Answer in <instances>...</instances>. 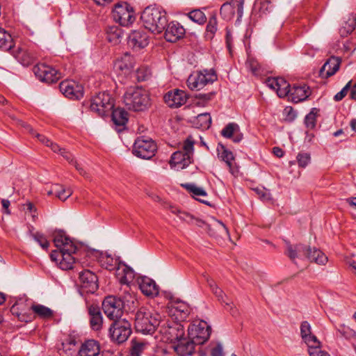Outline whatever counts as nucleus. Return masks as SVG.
I'll return each mask as SVG.
<instances>
[{
  "label": "nucleus",
  "instance_id": "nucleus-1",
  "mask_svg": "<svg viewBox=\"0 0 356 356\" xmlns=\"http://www.w3.org/2000/svg\"><path fill=\"white\" fill-rule=\"evenodd\" d=\"M54 243L59 250H54L50 254L52 261L58 262L63 270L72 268L76 257L78 248L63 231L54 234Z\"/></svg>",
  "mask_w": 356,
  "mask_h": 356
},
{
  "label": "nucleus",
  "instance_id": "nucleus-2",
  "mask_svg": "<svg viewBox=\"0 0 356 356\" xmlns=\"http://www.w3.org/2000/svg\"><path fill=\"white\" fill-rule=\"evenodd\" d=\"M137 304L136 297L128 293L122 298L112 296L105 298L102 302V309L107 318L114 321L122 318L126 305L129 306V309H134Z\"/></svg>",
  "mask_w": 356,
  "mask_h": 356
},
{
  "label": "nucleus",
  "instance_id": "nucleus-3",
  "mask_svg": "<svg viewBox=\"0 0 356 356\" xmlns=\"http://www.w3.org/2000/svg\"><path fill=\"white\" fill-rule=\"evenodd\" d=\"M140 19L144 27L154 34L162 33L168 22L165 11L152 6H147L144 9Z\"/></svg>",
  "mask_w": 356,
  "mask_h": 356
},
{
  "label": "nucleus",
  "instance_id": "nucleus-4",
  "mask_svg": "<svg viewBox=\"0 0 356 356\" xmlns=\"http://www.w3.org/2000/svg\"><path fill=\"white\" fill-rule=\"evenodd\" d=\"M123 100L127 108L136 112L145 111L152 104L148 91L139 86L128 88L124 94Z\"/></svg>",
  "mask_w": 356,
  "mask_h": 356
},
{
  "label": "nucleus",
  "instance_id": "nucleus-5",
  "mask_svg": "<svg viewBox=\"0 0 356 356\" xmlns=\"http://www.w3.org/2000/svg\"><path fill=\"white\" fill-rule=\"evenodd\" d=\"M160 314L150 311L146 307H140L135 315V328L143 334H152L162 323Z\"/></svg>",
  "mask_w": 356,
  "mask_h": 356
},
{
  "label": "nucleus",
  "instance_id": "nucleus-6",
  "mask_svg": "<svg viewBox=\"0 0 356 356\" xmlns=\"http://www.w3.org/2000/svg\"><path fill=\"white\" fill-rule=\"evenodd\" d=\"M194 143L191 136H188L184 140L181 149L174 152L171 156L170 161L171 168H176L177 170L184 169L192 163Z\"/></svg>",
  "mask_w": 356,
  "mask_h": 356
},
{
  "label": "nucleus",
  "instance_id": "nucleus-7",
  "mask_svg": "<svg viewBox=\"0 0 356 356\" xmlns=\"http://www.w3.org/2000/svg\"><path fill=\"white\" fill-rule=\"evenodd\" d=\"M218 79L213 69L193 72L187 79V86L192 90H200L207 85L212 84Z\"/></svg>",
  "mask_w": 356,
  "mask_h": 356
},
{
  "label": "nucleus",
  "instance_id": "nucleus-8",
  "mask_svg": "<svg viewBox=\"0 0 356 356\" xmlns=\"http://www.w3.org/2000/svg\"><path fill=\"white\" fill-rule=\"evenodd\" d=\"M111 340L118 344L125 342L132 333L131 323L125 318L113 321L108 330Z\"/></svg>",
  "mask_w": 356,
  "mask_h": 356
},
{
  "label": "nucleus",
  "instance_id": "nucleus-9",
  "mask_svg": "<svg viewBox=\"0 0 356 356\" xmlns=\"http://www.w3.org/2000/svg\"><path fill=\"white\" fill-rule=\"evenodd\" d=\"M113 108L114 100L107 92H99L91 100L90 110L101 117L108 115Z\"/></svg>",
  "mask_w": 356,
  "mask_h": 356
},
{
  "label": "nucleus",
  "instance_id": "nucleus-10",
  "mask_svg": "<svg viewBox=\"0 0 356 356\" xmlns=\"http://www.w3.org/2000/svg\"><path fill=\"white\" fill-rule=\"evenodd\" d=\"M156 148V143L151 138L140 136L135 140L133 154L143 159H150L154 156Z\"/></svg>",
  "mask_w": 356,
  "mask_h": 356
},
{
  "label": "nucleus",
  "instance_id": "nucleus-11",
  "mask_svg": "<svg viewBox=\"0 0 356 356\" xmlns=\"http://www.w3.org/2000/svg\"><path fill=\"white\" fill-rule=\"evenodd\" d=\"M189 339L195 345L204 343L209 338L211 327L202 321L191 324L188 328Z\"/></svg>",
  "mask_w": 356,
  "mask_h": 356
},
{
  "label": "nucleus",
  "instance_id": "nucleus-12",
  "mask_svg": "<svg viewBox=\"0 0 356 356\" xmlns=\"http://www.w3.org/2000/svg\"><path fill=\"white\" fill-rule=\"evenodd\" d=\"M112 15L113 20L123 26H128L135 20L134 11L126 2L115 4Z\"/></svg>",
  "mask_w": 356,
  "mask_h": 356
},
{
  "label": "nucleus",
  "instance_id": "nucleus-13",
  "mask_svg": "<svg viewBox=\"0 0 356 356\" xmlns=\"http://www.w3.org/2000/svg\"><path fill=\"white\" fill-rule=\"evenodd\" d=\"M159 332L162 334L167 341L171 343H176L181 339L184 336V330L183 325L176 322L162 320V323L159 327Z\"/></svg>",
  "mask_w": 356,
  "mask_h": 356
},
{
  "label": "nucleus",
  "instance_id": "nucleus-14",
  "mask_svg": "<svg viewBox=\"0 0 356 356\" xmlns=\"http://www.w3.org/2000/svg\"><path fill=\"white\" fill-rule=\"evenodd\" d=\"M33 72L40 81L47 83L56 82L61 77V73L59 71L43 63L35 65Z\"/></svg>",
  "mask_w": 356,
  "mask_h": 356
},
{
  "label": "nucleus",
  "instance_id": "nucleus-15",
  "mask_svg": "<svg viewBox=\"0 0 356 356\" xmlns=\"http://www.w3.org/2000/svg\"><path fill=\"white\" fill-rule=\"evenodd\" d=\"M196 225L200 227H204L208 234L216 238H229V233L227 227L221 221L212 218L210 223L196 219Z\"/></svg>",
  "mask_w": 356,
  "mask_h": 356
},
{
  "label": "nucleus",
  "instance_id": "nucleus-16",
  "mask_svg": "<svg viewBox=\"0 0 356 356\" xmlns=\"http://www.w3.org/2000/svg\"><path fill=\"white\" fill-rule=\"evenodd\" d=\"M79 284L81 293H94L98 289L97 277L92 271L84 270L79 273Z\"/></svg>",
  "mask_w": 356,
  "mask_h": 356
},
{
  "label": "nucleus",
  "instance_id": "nucleus-17",
  "mask_svg": "<svg viewBox=\"0 0 356 356\" xmlns=\"http://www.w3.org/2000/svg\"><path fill=\"white\" fill-rule=\"evenodd\" d=\"M60 92L67 97L79 99L83 96V87L72 80H65L59 85Z\"/></svg>",
  "mask_w": 356,
  "mask_h": 356
},
{
  "label": "nucleus",
  "instance_id": "nucleus-18",
  "mask_svg": "<svg viewBox=\"0 0 356 356\" xmlns=\"http://www.w3.org/2000/svg\"><path fill=\"white\" fill-rule=\"evenodd\" d=\"M13 56L23 65L28 66L32 64L38 56V54L32 49L25 45L18 47L12 51Z\"/></svg>",
  "mask_w": 356,
  "mask_h": 356
},
{
  "label": "nucleus",
  "instance_id": "nucleus-19",
  "mask_svg": "<svg viewBox=\"0 0 356 356\" xmlns=\"http://www.w3.org/2000/svg\"><path fill=\"white\" fill-rule=\"evenodd\" d=\"M31 310V306H29L23 300L17 301L10 308L12 314L16 316L22 322H29L33 319Z\"/></svg>",
  "mask_w": 356,
  "mask_h": 356
},
{
  "label": "nucleus",
  "instance_id": "nucleus-20",
  "mask_svg": "<svg viewBox=\"0 0 356 356\" xmlns=\"http://www.w3.org/2000/svg\"><path fill=\"white\" fill-rule=\"evenodd\" d=\"M164 38L168 42H175L185 34V29L179 22L172 21L168 22L166 28L164 29Z\"/></svg>",
  "mask_w": 356,
  "mask_h": 356
},
{
  "label": "nucleus",
  "instance_id": "nucleus-21",
  "mask_svg": "<svg viewBox=\"0 0 356 356\" xmlns=\"http://www.w3.org/2000/svg\"><path fill=\"white\" fill-rule=\"evenodd\" d=\"M266 84L270 89L276 90L277 95L282 98L288 96L290 92V85L281 77L268 78L266 80Z\"/></svg>",
  "mask_w": 356,
  "mask_h": 356
},
{
  "label": "nucleus",
  "instance_id": "nucleus-22",
  "mask_svg": "<svg viewBox=\"0 0 356 356\" xmlns=\"http://www.w3.org/2000/svg\"><path fill=\"white\" fill-rule=\"evenodd\" d=\"M149 43L147 33L143 30L132 31L129 35L128 44L134 49L138 50L145 47Z\"/></svg>",
  "mask_w": 356,
  "mask_h": 356
},
{
  "label": "nucleus",
  "instance_id": "nucleus-23",
  "mask_svg": "<svg viewBox=\"0 0 356 356\" xmlns=\"http://www.w3.org/2000/svg\"><path fill=\"white\" fill-rule=\"evenodd\" d=\"M164 100L169 107L177 108L186 102L187 97L184 91L175 90L165 94Z\"/></svg>",
  "mask_w": 356,
  "mask_h": 356
},
{
  "label": "nucleus",
  "instance_id": "nucleus-24",
  "mask_svg": "<svg viewBox=\"0 0 356 356\" xmlns=\"http://www.w3.org/2000/svg\"><path fill=\"white\" fill-rule=\"evenodd\" d=\"M100 353V344L95 339H88L79 348V356H98Z\"/></svg>",
  "mask_w": 356,
  "mask_h": 356
},
{
  "label": "nucleus",
  "instance_id": "nucleus-25",
  "mask_svg": "<svg viewBox=\"0 0 356 356\" xmlns=\"http://www.w3.org/2000/svg\"><path fill=\"white\" fill-rule=\"evenodd\" d=\"M134 58L127 52L115 61L114 67L115 70L120 71L124 74H128L134 68Z\"/></svg>",
  "mask_w": 356,
  "mask_h": 356
},
{
  "label": "nucleus",
  "instance_id": "nucleus-26",
  "mask_svg": "<svg viewBox=\"0 0 356 356\" xmlns=\"http://www.w3.org/2000/svg\"><path fill=\"white\" fill-rule=\"evenodd\" d=\"M88 314L90 316V325L92 330L99 331L103 326V316L100 309L97 305L88 307Z\"/></svg>",
  "mask_w": 356,
  "mask_h": 356
},
{
  "label": "nucleus",
  "instance_id": "nucleus-27",
  "mask_svg": "<svg viewBox=\"0 0 356 356\" xmlns=\"http://www.w3.org/2000/svg\"><path fill=\"white\" fill-rule=\"evenodd\" d=\"M286 243V254L291 261L295 262L296 259H302L306 257L308 247L302 245H292L289 241Z\"/></svg>",
  "mask_w": 356,
  "mask_h": 356
},
{
  "label": "nucleus",
  "instance_id": "nucleus-28",
  "mask_svg": "<svg viewBox=\"0 0 356 356\" xmlns=\"http://www.w3.org/2000/svg\"><path fill=\"white\" fill-rule=\"evenodd\" d=\"M300 330L301 338L308 348L312 345H318L319 343L317 337L312 334V326L308 321H302L300 323Z\"/></svg>",
  "mask_w": 356,
  "mask_h": 356
},
{
  "label": "nucleus",
  "instance_id": "nucleus-29",
  "mask_svg": "<svg viewBox=\"0 0 356 356\" xmlns=\"http://www.w3.org/2000/svg\"><path fill=\"white\" fill-rule=\"evenodd\" d=\"M341 60L338 57L330 58L320 70V75L327 78L334 75L339 69Z\"/></svg>",
  "mask_w": 356,
  "mask_h": 356
},
{
  "label": "nucleus",
  "instance_id": "nucleus-30",
  "mask_svg": "<svg viewBox=\"0 0 356 356\" xmlns=\"http://www.w3.org/2000/svg\"><path fill=\"white\" fill-rule=\"evenodd\" d=\"M221 134L225 138H232L234 143L241 142L243 138V135L240 131L239 126L234 122H230L227 124L221 131Z\"/></svg>",
  "mask_w": 356,
  "mask_h": 356
},
{
  "label": "nucleus",
  "instance_id": "nucleus-31",
  "mask_svg": "<svg viewBox=\"0 0 356 356\" xmlns=\"http://www.w3.org/2000/svg\"><path fill=\"white\" fill-rule=\"evenodd\" d=\"M172 312L176 319L184 321L191 312V307L185 302L177 300L172 303Z\"/></svg>",
  "mask_w": 356,
  "mask_h": 356
},
{
  "label": "nucleus",
  "instance_id": "nucleus-32",
  "mask_svg": "<svg viewBox=\"0 0 356 356\" xmlns=\"http://www.w3.org/2000/svg\"><path fill=\"white\" fill-rule=\"evenodd\" d=\"M309 96V92L305 85H294L290 89L289 98L294 103H298L305 100Z\"/></svg>",
  "mask_w": 356,
  "mask_h": 356
},
{
  "label": "nucleus",
  "instance_id": "nucleus-33",
  "mask_svg": "<svg viewBox=\"0 0 356 356\" xmlns=\"http://www.w3.org/2000/svg\"><path fill=\"white\" fill-rule=\"evenodd\" d=\"M116 275L120 283L128 284L134 279V270L126 264H120L116 268Z\"/></svg>",
  "mask_w": 356,
  "mask_h": 356
},
{
  "label": "nucleus",
  "instance_id": "nucleus-34",
  "mask_svg": "<svg viewBox=\"0 0 356 356\" xmlns=\"http://www.w3.org/2000/svg\"><path fill=\"white\" fill-rule=\"evenodd\" d=\"M112 120L115 126L119 127L118 131L124 129L127 121H128V113L126 111L121 108H117L111 111Z\"/></svg>",
  "mask_w": 356,
  "mask_h": 356
},
{
  "label": "nucleus",
  "instance_id": "nucleus-35",
  "mask_svg": "<svg viewBox=\"0 0 356 356\" xmlns=\"http://www.w3.org/2000/svg\"><path fill=\"white\" fill-rule=\"evenodd\" d=\"M140 289L143 293L147 296H156L159 292V286L156 282L147 277L142 278L140 283Z\"/></svg>",
  "mask_w": 356,
  "mask_h": 356
},
{
  "label": "nucleus",
  "instance_id": "nucleus-36",
  "mask_svg": "<svg viewBox=\"0 0 356 356\" xmlns=\"http://www.w3.org/2000/svg\"><path fill=\"white\" fill-rule=\"evenodd\" d=\"M305 258L318 265H325L328 261L327 257L321 250L310 247L307 248Z\"/></svg>",
  "mask_w": 356,
  "mask_h": 356
},
{
  "label": "nucleus",
  "instance_id": "nucleus-37",
  "mask_svg": "<svg viewBox=\"0 0 356 356\" xmlns=\"http://www.w3.org/2000/svg\"><path fill=\"white\" fill-rule=\"evenodd\" d=\"M177 344L174 346L176 353L181 356H187L192 354L195 349V343H193L190 339L186 341L182 338L179 341H177Z\"/></svg>",
  "mask_w": 356,
  "mask_h": 356
},
{
  "label": "nucleus",
  "instance_id": "nucleus-38",
  "mask_svg": "<svg viewBox=\"0 0 356 356\" xmlns=\"http://www.w3.org/2000/svg\"><path fill=\"white\" fill-rule=\"evenodd\" d=\"M243 5L244 0H232L230 3H224L220 8V13L224 12H229L231 14L234 13V10L236 9L238 17L241 18L243 14Z\"/></svg>",
  "mask_w": 356,
  "mask_h": 356
},
{
  "label": "nucleus",
  "instance_id": "nucleus-39",
  "mask_svg": "<svg viewBox=\"0 0 356 356\" xmlns=\"http://www.w3.org/2000/svg\"><path fill=\"white\" fill-rule=\"evenodd\" d=\"M77 342L74 339H69L65 342L62 343V348H59L60 356H75L78 354L76 347Z\"/></svg>",
  "mask_w": 356,
  "mask_h": 356
},
{
  "label": "nucleus",
  "instance_id": "nucleus-40",
  "mask_svg": "<svg viewBox=\"0 0 356 356\" xmlns=\"http://www.w3.org/2000/svg\"><path fill=\"white\" fill-rule=\"evenodd\" d=\"M122 34V29L117 26H108L106 29V38L109 42L113 44L120 42Z\"/></svg>",
  "mask_w": 356,
  "mask_h": 356
},
{
  "label": "nucleus",
  "instance_id": "nucleus-41",
  "mask_svg": "<svg viewBox=\"0 0 356 356\" xmlns=\"http://www.w3.org/2000/svg\"><path fill=\"white\" fill-rule=\"evenodd\" d=\"M31 311L38 317L44 319H48L53 316L54 312L49 307L39 304H33L31 306Z\"/></svg>",
  "mask_w": 356,
  "mask_h": 356
},
{
  "label": "nucleus",
  "instance_id": "nucleus-42",
  "mask_svg": "<svg viewBox=\"0 0 356 356\" xmlns=\"http://www.w3.org/2000/svg\"><path fill=\"white\" fill-rule=\"evenodd\" d=\"M13 47L11 35L4 29L0 28V49L3 51H10Z\"/></svg>",
  "mask_w": 356,
  "mask_h": 356
},
{
  "label": "nucleus",
  "instance_id": "nucleus-43",
  "mask_svg": "<svg viewBox=\"0 0 356 356\" xmlns=\"http://www.w3.org/2000/svg\"><path fill=\"white\" fill-rule=\"evenodd\" d=\"M148 343L144 340L134 339L131 341V353L132 356H140L147 348Z\"/></svg>",
  "mask_w": 356,
  "mask_h": 356
},
{
  "label": "nucleus",
  "instance_id": "nucleus-44",
  "mask_svg": "<svg viewBox=\"0 0 356 356\" xmlns=\"http://www.w3.org/2000/svg\"><path fill=\"white\" fill-rule=\"evenodd\" d=\"M195 124L202 129H208L211 124V117L209 113H204L196 117Z\"/></svg>",
  "mask_w": 356,
  "mask_h": 356
},
{
  "label": "nucleus",
  "instance_id": "nucleus-45",
  "mask_svg": "<svg viewBox=\"0 0 356 356\" xmlns=\"http://www.w3.org/2000/svg\"><path fill=\"white\" fill-rule=\"evenodd\" d=\"M186 16L193 22L198 24H204L207 21L205 14L200 9H195L186 14Z\"/></svg>",
  "mask_w": 356,
  "mask_h": 356
},
{
  "label": "nucleus",
  "instance_id": "nucleus-46",
  "mask_svg": "<svg viewBox=\"0 0 356 356\" xmlns=\"http://www.w3.org/2000/svg\"><path fill=\"white\" fill-rule=\"evenodd\" d=\"M217 150L218 156L231 168L232 165V161L234 160L232 152L226 149L222 145L218 147Z\"/></svg>",
  "mask_w": 356,
  "mask_h": 356
},
{
  "label": "nucleus",
  "instance_id": "nucleus-47",
  "mask_svg": "<svg viewBox=\"0 0 356 356\" xmlns=\"http://www.w3.org/2000/svg\"><path fill=\"white\" fill-rule=\"evenodd\" d=\"M207 283L213 292L215 296L218 299L219 301L222 302H225L227 305H229V302H226L224 300V298L226 297L225 294L222 291V290L219 288L216 282L212 279H207Z\"/></svg>",
  "mask_w": 356,
  "mask_h": 356
},
{
  "label": "nucleus",
  "instance_id": "nucleus-48",
  "mask_svg": "<svg viewBox=\"0 0 356 356\" xmlns=\"http://www.w3.org/2000/svg\"><path fill=\"white\" fill-rule=\"evenodd\" d=\"M101 265L108 270H113L116 268L117 260H114L110 255H102L100 257Z\"/></svg>",
  "mask_w": 356,
  "mask_h": 356
},
{
  "label": "nucleus",
  "instance_id": "nucleus-49",
  "mask_svg": "<svg viewBox=\"0 0 356 356\" xmlns=\"http://www.w3.org/2000/svg\"><path fill=\"white\" fill-rule=\"evenodd\" d=\"M217 31V18L216 15H211L207 25L206 32L208 38H212Z\"/></svg>",
  "mask_w": 356,
  "mask_h": 356
},
{
  "label": "nucleus",
  "instance_id": "nucleus-50",
  "mask_svg": "<svg viewBox=\"0 0 356 356\" xmlns=\"http://www.w3.org/2000/svg\"><path fill=\"white\" fill-rule=\"evenodd\" d=\"M299 168H305L311 163V154L308 152H299L296 156Z\"/></svg>",
  "mask_w": 356,
  "mask_h": 356
},
{
  "label": "nucleus",
  "instance_id": "nucleus-51",
  "mask_svg": "<svg viewBox=\"0 0 356 356\" xmlns=\"http://www.w3.org/2000/svg\"><path fill=\"white\" fill-rule=\"evenodd\" d=\"M181 186L191 193L193 196H207L206 191L202 188L198 187L194 184H185Z\"/></svg>",
  "mask_w": 356,
  "mask_h": 356
},
{
  "label": "nucleus",
  "instance_id": "nucleus-52",
  "mask_svg": "<svg viewBox=\"0 0 356 356\" xmlns=\"http://www.w3.org/2000/svg\"><path fill=\"white\" fill-rule=\"evenodd\" d=\"M51 149L54 152H58L70 163L72 164L74 163L75 161H74L72 154L70 152H67L65 149L60 147L56 143H51Z\"/></svg>",
  "mask_w": 356,
  "mask_h": 356
},
{
  "label": "nucleus",
  "instance_id": "nucleus-53",
  "mask_svg": "<svg viewBox=\"0 0 356 356\" xmlns=\"http://www.w3.org/2000/svg\"><path fill=\"white\" fill-rule=\"evenodd\" d=\"M316 114L317 109L314 108H312L310 113L306 115L305 118V124L308 129H312L315 127L316 122Z\"/></svg>",
  "mask_w": 356,
  "mask_h": 356
},
{
  "label": "nucleus",
  "instance_id": "nucleus-54",
  "mask_svg": "<svg viewBox=\"0 0 356 356\" xmlns=\"http://www.w3.org/2000/svg\"><path fill=\"white\" fill-rule=\"evenodd\" d=\"M245 66L253 74H259L260 65L254 58L248 57L245 62Z\"/></svg>",
  "mask_w": 356,
  "mask_h": 356
},
{
  "label": "nucleus",
  "instance_id": "nucleus-55",
  "mask_svg": "<svg viewBox=\"0 0 356 356\" xmlns=\"http://www.w3.org/2000/svg\"><path fill=\"white\" fill-rule=\"evenodd\" d=\"M321 342L318 345H312L308 348V353L309 356H330L326 351L321 349Z\"/></svg>",
  "mask_w": 356,
  "mask_h": 356
},
{
  "label": "nucleus",
  "instance_id": "nucleus-56",
  "mask_svg": "<svg viewBox=\"0 0 356 356\" xmlns=\"http://www.w3.org/2000/svg\"><path fill=\"white\" fill-rule=\"evenodd\" d=\"M136 74V79L138 81H146L151 75L150 70L145 66L138 68Z\"/></svg>",
  "mask_w": 356,
  "mask_h": 356
},
{
  "label": "nucleus",
  "instance_id": "nucleus-57",
  "mask_svg": "<svg viewBox=\"0 0 356 356\" xmlns=\"http://www.w3.org/2000/svg\"><path fill=\"white\" fill-rule=\"evenodd\" d=\"M38 244L40 245V247L47 250L49 246V242L47 240L45 236L43 234L37 232L33 236V238Z\"/></svg>",
  "mask_w": 356,
  "mask_h": 356
},
{
  "label": "nucleus",
  "instance_id": "nucleus-58",
  "mask_svg": "<svg viewBox=\"0 0 356 356\" xmlns=\"http://www.w3.org/2000/svg\"><path fill=\"white\" fill-rule=\"evenodd\" d=\"M72 194V191L69 188H65L60 184V188L58 189V193H56V197L62 201L66 200Z\"/></svg>",
  "mask_w": 356,
  "mask_h": 356
},
{
  "label": "nucleus",
  "instance_id": "nucleus-59",
  "mask_svg": "<svg viewBox=\"0 0 356 356\" xmlns=\"http://www.w3.org/2000/svg\"><path fill=\"white\" fill-rule=\"evenodd\" d=\"M351 83H352V81H348V83L341 89V90L340 92H337L334 95V99L336 102H339L341 99H343V97H346L348 92L350 90V89L351 88Z\"/></svg>",
  "mask_w": 356,
  "mask_h": 356
},
{
  "label": "nucleus",
  "instance_id": "nucleus-60",
  "mask_svg": "<svg viewBox=\"0 0 356 356\" xmlns=\"http://www.w3.org/2000/svg\"><path fill=\"white\" fill-rule=\"evenodd\" d=\"M284 114L286 115V119L289 121H293L296 117L295 111L291 106H287L284 108Z\"/></svg>",
  "mask_w": 356,
  "mask_h": 356
},
{
  "label": "nucleus",
  "instance_id": "nucleus-61",
  "mask_svg": "<svg viewBox=\"0 0 356 356\" xmlns=\"http://www.w3.org/2000/svg\"><path fill=\"white\" fill-rule=\"evenodd\" d=\"M178 217L180 220L186 221L187 222H191V221L193 219L191 215L181 211H178Z\"/></svg>",
  "mask_w": 356,
  "mask_h": 356
},
{
  "label": "nucleus",
  "instance_id": "nucleus-62",
  "mask_svg": "<svg viewBox=\"0 0 356 356\" xmlns=\"http://www.w3.org/2000/svg\"><path fill=\"white\" fill-rule=\"evenodd\" d=\"M211 356H223L222 348L220 344H218L211 350Z\"/></svg>",
  "mask_w": 356,
  "mask_h": 356
},
{
  "label": "nucleus",
  "instance_id": "nucleus-63",
  "mask_svg": "<svg viewBox=\"0 0 356 356\" xmlns=\"http://www.w3.org/2000/svg\"><path fill=\"white\" fill-rule=\"evenodd\" d=\"M36 137L38 138V140L42 142V143L45 144L47 147H51V143H54L50 140H49L47 138H46L44 136L37 134Z\"/></svg>",
  "mask_w": 356,
  "mask_h": 356
},
{
  "label": "nucleus",
  "instance_id": "nucleus-64",
  "mask_svg": "<svg viewBox=\"0 0 356 356\" xmlns=\"http://www.w3.org/2000/svg\"><path fill=\"white\" fill-rule=\"evenodd\" d=\"M257 192L259 197L263 200H268L270 199V195L268 191L264 190H258Z\"/></svg>",
  "mask_w": 356,
  "mask_h": 356
}]
</instances>
